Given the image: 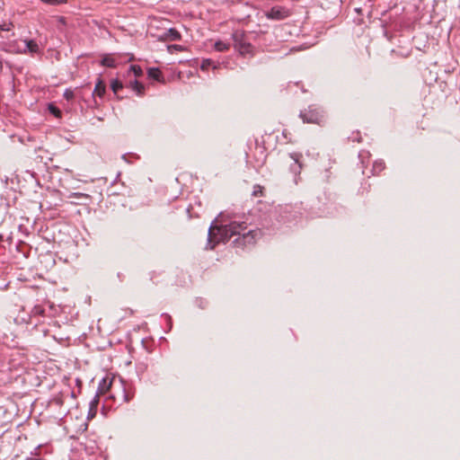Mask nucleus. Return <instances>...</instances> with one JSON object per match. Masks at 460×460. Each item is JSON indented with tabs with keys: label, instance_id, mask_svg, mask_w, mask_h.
I'll use <instances>...</instances> for the list:
<instances>
[{
	"label": "nucleus",
	"instance_id": "f257e3e1",
	"mask_svg": "<svg viewBox=\"0 0 460 460\" xmlns=\"http://www.w3.org/2000/svg\"><path fill=\"white\" fill-rule=\"evenodd\" d=\"M247 228L244 222H231L225 226H212L208 231V244L210 249H214L219 243H226L234 235H240L241 232Z\"/></svg>",
	"mask_w": 460,
	"mask_h": 460
},
{
	"label": "nucleus",
	"instance_id": "f03ea898",
	"mask_svg": "<svg viewBox=\"0 0 460 460\" xmlns=\"http://www.w3.org/2000/svg\"><path fill=\"white\" fill-rule=\"evenodd\" d=\"M300 118L304 123H312L318 126H324L326 123L325 111L315 105H311L300 113Z\"/></svg>",
	"mask_w": 460,
	"mask_h": 460
},
{
	"label": "nucleus",
	"instance_id": "7ed1b4c3",
	"mask_svg": "<svg viewBox=\"0 0 460 460\" xmlns=\"http://www.w3.org/2000/svg\"><path fill=\"white\" fill-rule=\"evenodd\" d=\"M133 396L134 393L131 392L129 385L121 378H119L117 382H115L114 388L109 395L112 400L120 402H128Z\"/></svg>",
	"mask_w": 460,
	"mask_h": 460
},
{
	"label": "nucleus",
	"instance_id": "20e7f679",
	"mask_svg": "<svg viewBox=\"0 0 460 460\" xmlns=\"http://www.w3.org/2000/svg\"><path fill=\"white\" fill-rule=\"evenodd\" d=\"M262 233L260 229L250 230L246 233L241 232V234L234 240L236 246H245L254 244L261 238Z\"/></svg>",
	"mask_w": 460,
	"mask_h": 460
},
{
	"label": "nucleus",
	"instance_id": "39448f33",
	"mask_svg": "<svg viewBox=\"0 0 460 460\" xmlns=\"http://www.w3.org/2000/svg\"><path fill=\"white\" fill-rule=\"evenodd\" d=\"M233 39L234 41V48L242 54H248L252 51V46L243 40V33L241 31H235L233 34Z\"/></svg>",
	"mask_w": 460,
	"mask_h": 460
},
{
	"label": "nucleus",
	"instance_id": "423d86ee",
	"mask_svg": "<svg viewBox=\"0 0 460 460\" xmlns=\"http://www.w3.org/2000/svg\"><path fill=\"white\" fill-rule=\"evenodd\" d=\"M291 14L290 11L283 6H273L270 11H268L265 15L268 19L281 21Z\"/></svg>",
	"mask_w": 460,
	"mask_h": 460
},
{
	"label": "nucleus",
	"instance_id": "0eeeda50",
	"mask_svg": "<svg viewBox=\"0 0 460 460\" xmlns=\"http://www.w3.org/2000/svg\"><path fill=\"white\" fill-rule=\"evenodd\" d=\"M117 380L118 379L115 378L114 376L113 377H109V376L104 377L99 385L97 394H99V395H104L106 394H111L112 389L114 388L115 382H117Z\"/></svg>",
	"mask_w": 460,
	"mask_h": 460
},
{
	"label": "nucleus",
	"instance_id": "6e6552de",
	"mask_svg": "<svg viewBox=\"0 0 460 460\" xmlns=\"http://www.w3.org/2000/svg\"><path fill=\"white\" fill-rule=\"evenodd\" d=\"M302 157L301 154L294 153L288 155L285 157V162L292 161L289 165V170L295 173H299L302 169V164H300V158Z\"/></svg>",
	"mask_w": 460,
	"mask_h": 460
},
{
	"label": "nucleus",
	"instance_id": "1a4fd4ad",
	"mask_svg": "<svg viewBox=\"0 0 460 460\" xmlns=\"http://www.w3.org/2000/svg\"><path fill=\"white\" fill-rule=\"evenodd\" d=\"M106 92V85L102 79H98L94 90L93 95H97L99 97H102Z\"/></svg>",
	"mask_w": 460,
	"mask_h": 460
},
{
	"label": "nucleus",
	"instance_id": "9d476101",
	"mask_svg": "<svg viewBox=\"0 0 460 460\" xmlns=\"http://www.w3.org/2000/svg\"><path fill=\"white\" fill-rule=\"evenodd\" d=\"M99 398L100 395L96 394L94 398L90 402V410H89V417L93 418L97 412V408L99 405Z\"/></svg>",
	"mask_w": 460,
	"mask_h": 460
},
{
	"label": "nucleus",
	"instance_id": "9b49d317",
	"mask_svg": "<svg viewBox=\"0 0 460 460\" xmlns=\"http://www.w3.org/2000/svg\"><path fill=\"white\" fill-rule=\"evenodd\" d=\"M165 39L170 40H181V34L176 29L171 28L165 32Z\"/></svg>",
	"mask_w": 460,
	"mask_h": 460
},
{
	"label": "nucleus",
	"instance_id": "f8f14e48",
	"mask_svg": "<svg viewBox=\"0 0 460 460\" xmlns=\"http://www.w3.org/2000/svg\"><path fill=\"white\" fill-rule=\"evenodd\" d=\"M147 74H148L149 77H151L156 81H159V82L163 81V74L158 68H155V67L149 68Z\"/></svg>",
	"mask_w": 460,
	"mask_h": 460
},
{
	"label": "nucleus",
	"instance_id": "ddd939ff",
	"mask_svg": "<svg viewBox=\"0 0 460 460\" xmlns=\"http://www.w3.org/2000/svg\"><path fill=\"white\" fill-rule=\"evenodd\" d=\"M131 88L137 93V95L141 96L144 94L145 87L143 84L138 81H134L131 83Z\"/></svg>",
	"mask_w": 460,
	"mask_h": 460
},
{
	"label": "nucleus",
	"instance_id": "4468645a",
	"mask_svg": "<svg viewBox=\"0 0 460 460\" xmlns=\"http://www.w3.org/2000/svg\"><path fill=\"white\" fill-rule=\"evenodd\" d=\"M101 63L102 66H108V67H115L116 66L115 59L110 55L104 56L103 58L102 59Z\"/></svg>",
	"mask_w": 460,
	"mask_h": 460
},
{
	"label": "nucleus",
	"instance_id": "2eb2a0df",
	"mask_svg": "<svg viewBox=\"0 0 460 460\" xmlns=\"http://www.w3.org/2000/svg\"><path fill=\"white\" fill-rule=\"evenodd\" d=\"M26 47L31 53H38L40 50L39 45L33 40H26Z\"/></svg>",
	"mask_w": 460,
	"mask_h": 460
},
{
	"label": "nucleus",
	"instance_id": "dca6fc26",
	"mask_svg": "<svg viewBox=\"0 0 460 460\" xmlns=\"http://www.w3.org/2000/svg\"><path fill=\"white\" fill-rule=\"evenodd\" d=\"M215 49L220 52L227 51L230 49V45L228 43H226L224 41H217L215 43Z\"/></svg>",
	"mask_w": 460,
	"mask_h": 460
},
{
	"label": "nucleus",
	"instance_id": "f3484780",
	"mask_svg": "<svg viewBox=\"0 0 460 460\" xmlns=\"http://www.w3.org/2000/svg\"><path fill=\"white\" fill-rule=\"evenodd\" d=\"M264 195V187L261 185H255L253 187L252 196L253 197H262Z\"/></svg>",
	"mask_w": 460,
	"mask_h": 460
},
{
	"label": "nucleus",
	"instance_id": "a211bd4d",
	"mask_svg": "<svg viewBox=\"0 0 460 460\" xmlns=\"http://www.w3.org/2000/svg\"><path fill=\"white\" fill-rule=\"evenodd\" d=\"M111 90L113 91V93L115 94H117L118 91L122 89L123 84L119 80H114V81L111 82Z\"/></svg>",
	"mask_w": 460,
	"mask_h": 460
},
{
	"label": "nucleus",
	"instance_id": "6ab92c4d",
	"mask_svg": "<svg viewBox=\"0 0 460 460\" xmlns=\"http://www.w3.org/2000/svg\"><path fill=\"white\" fill-rule=\"evenodd\" d=\"M130 70L134 73V75L137 77H139V76H141L143 75L142 68L139 66L133 65V66H130Z\"/></svg>",
	"mask_w": 460,
	"mask_h": 460
},
{
	"label": "nucleus",
	"instance_id": "aec40b11",
	"mask_svg": "<svg viewBox=\"0 0 460 460\" xmlns=\"http://www.w3.org/2000/svg\"><path fill=\"white\" fill-rule=\"evenodd\" d=\"M385 164L383 162H375L373 169L376 172H380L385 169Z\"/></svg>",
	"mask_w": 460,
	"mask_h": 460
},
{
	"label": "nucleus",
	"instance_id": "412c9836",
	"mask_svg": "<svg viewBox=\"0 0 460 460\" xmlns=\"http://www.w3.org/2000/svg\"><path fill=\"white\" fill-rule=\"evenodd\" d=\"M49 111L54 114L56 117H60L61 116V111L58 108H57L56 106L54 105H49Z\"/></svg>",
	"mask_w": 460,
	"mask_h": 460
},
{
	"label": "nucleus",
	"instance_id": "4be33fe9",
	"mask_svg": "<svg viewBox=\"0 0 460 460\" xmlns=\"http://www.w3.org/2000/svg\"><path fill=\"white\" fill-rule=\"evenodd\" d=\"M42 2L49 4H58L66 3V0H41Z\"/></svg>",
	"mask_w": 460,
	"mask_h": 460
},
{
	"label": "nucleus",
	"instance_id": "5701e85b",
	"mask_svg": "<svg viewBox=\"0 0 460 460\" xmlns=\"http://www.w3.org/2000/svg\"><path fill=\"white\" fill-rule=\"evenodd\" d=\"M64 97L66 99V100H72L74 98V93L73 91L71 90H66L65 93H64Z\"/></svg>",
	"mask_w": 460,
	"mask_h": 460
},
{
	"label": "nucleus",
	"instance_id": "b1692460",
	"mask_svg": "<svg viewBox=\"0 0 460 460\" xmlns=\"http://www.w3.org/2000/svg\"><path fill=\"white\" fill-rule=\"evenodd\" d=\"M72 197H75V198H86L88 199L90 196L88 194H85V193H81V192H75L71 195Z\"/></svg>",
	"mask_w": 460,
	"mask_h": 460
},
{
	"label": "nucleus",
	"instance_id": "393cba45",
	"mask_svg": "<svg viewBox=\"0 0 460 460\" xmlns=\"http://www.w3.org/2000/svg\"><path fill=\"white\" fill-rule=\"evenodd\" d=\"M211 65V61L210 60H204L202 65H201V69H207L208 66Z\"/></svg>",
	"mask_w": 460,
	"mask_h": 460
},
{
	"label": "nucleus",
	"instance_id": "a878e982",
	"mask_svg": "<svg viewBox=\"0 0 460 460\" xmlns=\"http://www.w3.org/2000/svg\"><path fill=\"white\" fill-rule=\"evenodd\" d=\"M43 312H44V310L40 306H35L33 308V313L34 314H43Z\"/></svg>",
	"mask_w": 460,
	"mask_h": 460
},
{
	"label": "nucleus",
	"instance_id": "bb28decb",
	"mask_svg": "<svg viewBox=\"0 0 460 460\" xmlns=\"http://www.w3.org/2000/svg\"><path fill=\"white\" fill-rule=\"evenodd\" d=\"M169 49L170 50L171 49H176V50H180L181 51V50L183 49V48L181 45H172V46H169Z\"/></svg>",
	"mask_w": 460,
	"mask_h": 460
},
{
	"label": "nucleus",
	"instance_id": "cd10ccee",
	"mask_svg": "<svg viewBox=\"0 0 460 460\" xmlns=\"http://www.w3.org/2000/svg\"><path fill=\"white\" fill-rule=\"evenodd\" d=\"M9 31V29L5 28L4 25H0V31Z\"/></svg>",
	"mask_w": 460,
	"mask_h": 460
},
{
	"label": "nucleus",
	"instance_id": "c85d7f7f",
	"mask_svg": "<svg viewBox=\"0 0 460 460\" xmlns=\"http://www.w3.org/2000/svg\"><path fill=\"white\" fill-rule=\"evenodd\" d=\"M3 241V235L0 234V243Z\"/></svg>",
	"mask_w": 460,
	"mask_h": 460
}]
</instances>
